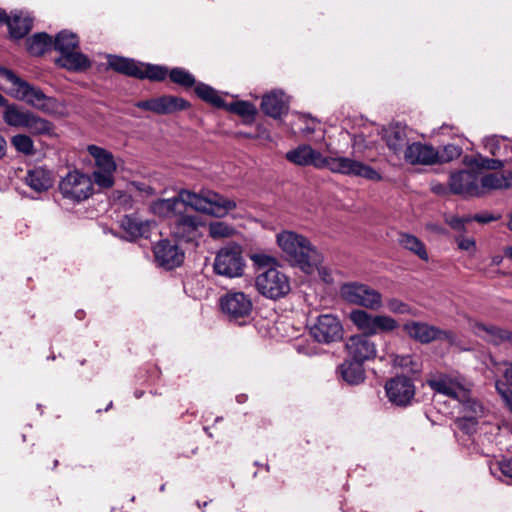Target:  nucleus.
<instances>
[{"instance_id":"obj_1","label":"nucleus","mask_w":512,"mask_h":512,"mask_svg":"<svg viewBox=\"0 0 512 512\" xmlns=\"http://www.w3.org/2000/svg\"><path fill=\"white\" fill-rule=\"evenodd\" d=\"M236 206L234 200L225 198L213 191H202L197 194L181 189L175 197L153 201L150 204V211L160 218L169 220L170 223L188 207L195 211L221 218L229 211L235 209Z\"/></svg>"},{"instance_id":"obj_2","label":"nucleus","mask_w":512,"mask_h":512,"mask_svg":"<svg viewBox=\"0 0 512 512\" xmlns=\"http://www.w3.org/2000/svg\"><path fill=\"white\" fill-rule=\"evenodd\" d=\"M277 244L287 260L303 272H310L319 262L320 252L303 235L284 230L277 234Z\"/></svg>"},{"instance_id":"obj_3","label":"nucleus","mask_w":512,"mask_h":512,"mask_svg":"<svg viewBox=\"0 0 512 512\" xmlns=\"http://www.w3.org/2000/svg\"><path fill=\"white\" fill-rule=\"evenodd\" d=\"M0 77L10 83V91L15 98L47 114H56L59 111L60 104L57 99L45 95L40 88L29 84L11 70L0 67Z\"/></svg>"},{"instance_id":"obj_4","label":"nucleus","mask_w":512,"mask_h":512,"mask_svg":"<svg viewBox=\"0 0 512 512\" xmlns=\"http://www.w3.org/2000/svg\"><path fill=\"white\" fill-rule=\"evenodd\" d=\"M79 38L68 30L60 31L54 40V50L60 52L56 63L67 70L79 72L91 66V61L83 53L76 50Z\"/></svg>"},{"instance_id":"obj_5","label":"nucleus","mask_w":512,"mask_h":512,"mask_svg":"<svg viewBox=\"0 0 512 512\" xmlns=\"http://www.w3.org/2000/svg\"><path fill=\"white\" fill-rule=\"evenodd\" d=\"M108 66L116 72L138 79H149L151 81H162L168 75L165 66L145 64L134 59L109 55Z\"/></svg>"},{"instance_id":"obj_6","label":"nucleus","mask_w":512,"mask_h":512,"mask_svg":"<svg viewBox=\"0 0 512 512\" xmlns=\"http://www.w3.org/2000/svg\"><path fill=\"white\" fill-rule=\"evenodd\" d=\"M219 305L229 322L241 326L251 319L253 303L250 296L244 292H227L220 298Z\"/></svg>"},{"instance_id":"obj_7","label":"nucleus","mask_w":512,"mask_h":512,"mask_svg":"<svg viewBox=\"0 0 512 512\" xmlns=\"http://www.w3.org/2000/svg\"><path fill=\"white\" fill-rule=\"evenodd\" d=\"M353 325L362 332L361 335H377L391 332L398 327V322L387 315H372L362 309H354L349 313Z\"/></svg>"},{"instance_id":"obj_8","label":"nucleus","mask_w":512,"mask_h":512,"mask_svg":"<svg viewBox=\"0 0 512 512\" xmlns=\"http://www.w3.org/2000/svg\"><path fill=\"white\" fill-rule=\"evenodd\" d=\"M255 285L262 296L273 300L286 296L291 289L289 278L277 268L258 272Z\"/></svg>"},{"instance_id":"obj_9","label":"nucleus","mask_w":512,"mask_h":512,"mask_svg":"<svg viewBox=\"0 0 512 512\" xmlns=\"http://www.w3.org/2000/svg\"><path fill=\"white\" fill-rule=\"evenodd\" d=\"M340 295L346 302L365 307L366 309L376 311L382 307L381 293L363 283H344L340 287Z\"/></svg>"},{"instance_id":"obj_10","label":"nucleus","mask_w":512,"mask_h":512,"mask_svg":"<svg viewBox=\"0 0 512 512\" xmlns=\"http://www.w3.org/2000/svg\"><path fill=\"white\" fill-rule=\"evenodd\" d=\"M323 168H327L333 173L362 177L371 181H379L382 179L380 173L371 166L348 157L324 156Z\"/></svg>"},{"instance_id":"obj_11","label":"nucleus","mask_w":512,"mask_h":512,"mask_svg":"<svg viewBox=\"0 0 512 512\" xmlns=\"http://www.w3.org/2000/svg\"><path fill=\"white\" fill-rule=\"evenodd\" d=\"M244 267L242 250L238 245H228L221 248L217 252L213 263L214 272L226 278L242 276Z\"/></svg>"},{"instance_id":"obj_12","label":"nucleus","mask_w":512,"mask_h":512,"mask_svg":"<svg viewBox=\"0 0 512 512\" xmlns=\"http://www.w3.org/2000/svg\"><path fill=\"white\" fill-rule=\"evenodd\" d=\"M59 190L64 198L80 202L93 194V181L88 175L78 170L69 171L61 179Z\"/></svg>"},{"instance_id":"obj_13","label":"nucleus","mask_w":512,"mask_h":512,"mask_svg":"<svg viewBox=\"0 0 512 512\" xmlns=\"http://www.w3.org/2000/svg\"><path fill=\"white\" fill-rule=\"evenodd\" d=\"M427 384L433 391L457 401L466 399L471 390V384L456 374H439L429 379Z\"/></svg>"},{"instance_id":"obj_14","label":"nucleus","mask_w":512,"mask_h":512,"mask_svg":"<svg viewBox=\"0 0 512 512\" xmlns=\"http://www.w3.org/2000/svg\"><path fill=\"white\" fill-rule=\"evenodd\" d=\"M205 224L202 218L191 214L185 208L175 220L170 222L172 235L184 242H196L202 237Z\"/></svg>"},{"instance_id":"obj_15","label":"nucleus","mask_w":512,"mask_h":512,"mask_svg":"<svg viewBox=\"0 0 512 512\" xmlns=\"http://www.w3.org/2000/svg\"><path fill=\"white\" fill-rule=\"evenodd\" d=\"M311 336L319 343L329 344L340 340L343 327L340 320L332 314H322L310 328Z\"/></svg>"},{"instance_id":"obj_16","label":"nucleus","mask_w":512,"mask_h":512,"mask_svg":"<svg viewBox=\"0 0 512 512\" xmlns=\"http://www.w3.org/2000/svg\"><path fill=\"white\" fill-rule=\"evenodd\" d=\"M462 416L455 421L457 427L466 434L476 431L479 419L484 416V407L480 402L471 397V390L466 399H459Z\"/></svg>"},{"instance_id":"obj_17","label":"nucleus","mask_w":512,"mask_h":512,"mask_svg":"<svg viewBox=\"0 0 512 512\" xmlns=\"http://www.w3.org/2000/svg\"><path fill=\"white\" fill-rule=\"evenodd\" d=\"M135 106L158 115H166L186 110L190 107V104L181 97L164 95L149 100L138 101Z\"/></svg>"},{"instance_id":"obj_18","label":"nucleus","mask_w":512,"mask_h":512,"mask_svg":"<svg viewBox=\"0 0 512 512\" xmlns=\"http://www.w3.org/2000/svg\"><path fill=\"white\" fill-rule=\"evenodd\" d=\"M347 357L364 364L377 356V345L368 335H352L345 343Z\"/></svg>"},{"instance_id":"obj_19","label":"nucleus","mask_w":512,"mask_h":512,"mask_svg":"<svg viewBox=\"0 0 512 512\" xmlns=\"http://www.w3.org/2000/svg\"><path fill=\"white\" fill-rule=\"evenodd\" d=\"M386 395L389 401L397 406H407L415 395V386L408 377H395L385 385Z\"/></svg>"},{"instance_id":"obj_20","label":"nucleus","mask_w":512,"mask_h":512,"mask_svg":"<svg viewBox=\"0 0 512 512\" xmlns=\"http://www.w3.org/2000/svg\"><path fill=\"white\" fill-rule=\"evenodd\" d=\"M407 335L421 343H430L437 339L454 341V335L449 331H442L435 326L423 322L409 321L403 326Z\"/></svg>"},{"instance_id":"obj_21","label":"nucleus","mask_w":512,"mask_h":512,"mask_svg":"<svg viewBox=\"0 0 512 512\" xmlns=\"http://www.w3.org/2000/svg\"><path fill=\"white\" fill-rule=\"evenodd\" d=\"M449 188L453 194L464 196L480 195L478 175L469 170H459L450 174Z\"/></svg>"},{"instance_id":"obj_22","label":"nucleus","mask_w":512,"mask_h":512,"mask_svg":"<svg viewBox=\"0 0 512 512\" xmlns=\"http://www.w3.org/2000/svg\"><path fill=\"white\" fill-rule=\"evenodd\" d=\"M404 160L410 165L437 164L438 149L431 144L410 142L403 153Z\"/></svg>"},{"instance_id":"obj_23","label":"nucleus","mask_w":512,"mask_h":512,"mask_svg":"<svg viewBox=\"0 0 512 512\" xmlns=\"http://www.w3.org/2000/svg\"><path fill=\"white\" fill-rule=\"evenodd\" d=\"M410 130L406 125L395 123L382 129V138L395 155L403 154L410 144Z\"/></svg>"},{"instance_id":"obj_24","label":"nucleus","mask_w":512,"mask_h":512,"mask_svg":"<svg viewBox=\"0 0 512 512\" xmlns=\"http://www.w3.org/2000/svg\"><path fill=\"white\" fill-rule=\"evenodd\" d=\"M154 256L160 266L173 269L182 263L184 253L171 241L161 240L154 247Z\"/></svg>"},{"instance_id":"obj_25","label":"nucleus","mask_w":512,"mask_h":512,"mask_svg":"<svg viewBox=\"0 0 512 512\" xmlns=\"http://www.w3.org/2000/svg\"><path fill=\"white\" fill-rule=\"evenodd\" d=\"M286 159L299 166H314L315 168H323L324 156L310 145H300L297 148L286 153Z\"/></svg>"},{"instance_id":"obj_26","label":"nucleus","mask_w":512,"mask_h":512,"mask_svg":"<svg viewBox=\"0 0 512 512\" xmlns=\"http://www.w3.org/2000/svg\"><path fill=\"white\" fill-rule=\"evenodd\" d=\"M261 110L264 114L278 119L288 111V100L282 91H273L262 98Z\"/></svg>"},{"instance_id":"obj_27","label":"nucleus","mask_w":512,"mask_h":512,"mask_svg":"<svg viewBox=\"0 0 512 512\" xmlns=\"http://www.w3.org/2000/svg\"><path fill=\"white\" fill-rule=\"evenodd\" d=\"M121 227L133 239L148 238L151 230L156 228V224L154 221L142 220L136 215H126L121 220Z\"/></svg>"},{"instance_id":"obj_28","label":"nucleus","mask_w":512,"mask_h":512,"mask_svg":"<svg viewBox=\"0 0 512 512\" xmlns=\"http://www.w3.org/2000/svg\"><path fill=\"white\" fill-rule=\"evenodd\" d=\"M53 173L44 167H35L28 170L25 183L36 192H45L53 186Z\"/></svg>"},{"instance_id":"obj_29","label":"nucleus","mask_w":512,"mask_h":512,"mask_svg":"<svg viewBox=\"0 0 512 512\" xmlns=\"http://www.w3.org/2000/svg\"><path fill=\"white\" fill-rule=\"evenodd\" d=\"M470 327L477 336L495 345L508 341L510 332L497 326L471 321Z\"/></svg>"},{"instance_id":"obj_30","label":"nucleus","mask_w":512,"mask_h":512,"mask_svg":"<svg viewBox=\"0 0 512 512\" xmlns=\"http://www.w3.org/2000/svg\"><path fill=\"white\" fill-rule=\"evenodd\" d=\"M470 327L477 336L495 345L508 341L510 332L497 326L471 321Z\"/></svg>"},{"instance_id":"obj_31","label":"nucleus","mask_w":512,"mask_h":512,"mask_svg":"<svg viewBox=\"0 0 512 512\" xmlns=\"http://www.w3.org/2000/svg\"><path fill=\"white\" fill-rule=\"evenodd\" d=\"M32 18L22 12L13 13L5 22L7 24L11 37L20 39L24 37L32 28Z\"/></svg>"},{"instance_id":"obj_32","label":"nucleus","mask_w":512,"mask_h":512,"mask_svg":"<svg viewBox=\"0 0 512 512\" xmlns=\"http://www.w3.org/2000/svg\"><path fill=\"white\" fill-rule=\"evenodd\" d=\"M339 372L343 380L351 385H357L365 379L363 364L349 357L339 366Z\"/></svg>"},{"instance_id":"obj_33","label":"nucleus","mask_w":512,"mask_h":512,"mask_svg":"<svg viewBox=\"0 0 512 512\" xmlns=\"http://www.w3.org/2000/svg\"><path fill=\"white\" fill-rule=\"evenodd\" d=\"M54 48V41L45 32L37 33L27 40V50L33 56H40Z\"/></svg>"},{"instance_id":"obj_34","label":"nucleus","mask_w":512,"mask_h":512,"mask_svg":"<svg viewBox=\"0 0 512 512\" xmlns=\"http://www.w3.org/2000/svg\"><path fill=\"white\" fill-rule=\"evenodd\" d=\"M87 150L95 160V169L116 170L112 153L96 145H89Z\"/></svg>"},{"instance_id":"obj_35","label":"nucleus","mask_w":512,"mask_h":512,"mask_svg":"<svg viewBox=\"0 0 512 512\" xmlns=\"http://www.w3.org/2000/svg\"><path fill=\"white\" fill-rule=\"evenodd\" d=\"M398 241L403 248L413 252L420 259L424 261L428 260V253L425 246L416 236L408 233H401Z\"/></svg>"},{"instance_id":"obj_36","label":"nucleus","mask_w":512,"mask_h":512,"mask_svg":"<svg viewBox=\"0 0 512 512\" xmlns=\"http://www.w3.org/2000/svg\"><path fill=\"white\" fill-rule=\"evenodd\" d=\"M194 90L196 95L203 101L217 108H223L225 106V101L223 98L211 86L200 82L196 83Z\"/></svg>"},{"instance_id":"obj_37","label":"nucleus","mask_w":512,"mask_h":512,"mask_svg":"<svg viewBox=\"0 0 512 512\" xmlns=\"http://www.w3.org/2000/svg\"><path fill=\"white\" fill-rule=\"evenodd\" d=\"M25 128L31 133L37 135H47L52 132V125L49 121L40 118L33 113H29L28 118L25 121Z\"/></svg>"},{"instance_id":"obj_38","label":"nucleus","mask_w":512,"mask_h":512,"mask_svg":"<svg viewBox=\"0 0 512 512\" xmlns=\"http://www.w3.org/2000/svg\"><path fill=\"white\" fill-rule=\"evenodd\" d=\"M317 121L306 115L297 114L291 124V129L294 134L302 133L305 136L312 134L316 130Z\"/></svg>"},{"instance_id":"obj_39","label":"nucleus","mask_w":512,"mask_h":512,"mask_svg":"<svg viewBox=\"0 0 512 512\" xmlns=\"http://www.w3.org/2000/svg\"><path fill=\"white\" fill-rule=\"evenodd\" d=\"M223 108L246 119H253L257 113L255 105L248 101H234L229 104L225 103Z\"/></svg>"},{"instance_id":"obj_40","label":"nucleus","mask_w":512,"mask_h":512,"mask_svg":"<svg viewBox=\"0 0 512 512\" xmlns=\"http://www.w3.org/2000/svg\"><path fill=\"white\" fill-rule=\"evenodd\" d=\"M480 182V193L482 192L481 189H500L510 186L508 175L504 176L499 173H488L481 178Z\"/></svg>"},{"instance_id":"obj_41","label":"nucleus","mask_w":512,"mask_h":512,"mask_svg":"<svg viewBox=\"0 0 512 512\" xmlns=\"http://www.w3.org/2000/svg\"><path fill=\"white\" fill-rule=\"evenodd\" d=\"M169 77L172 82L185 88L196 85L195 77L183 68H173L169 73Z\"/></svg>"},{"instance_id":"obj_42","label":"nucleus","mask_w":512,"mask_h":512,"mask_svg":"<svg viewBox=\"0 0 512 512\" xmlns=\"http://www.w3.org/2000/svg\"><path fill=\"white\" fill-rule=\"evenodd\" d=\"M208 231L210 237L213 239L228 238L235 233V229L232 225L222 221L211 222Z\"/></svg>"},{"instance_id":"obj_43","label":"nucleus","mask_w":512,"mask_h":512,"mask_svg":"<svg viewBox=\"0 0 512 512\" xmlns=\"http://www.w3.org/2000/svg\"><path fill=\"white\" fill-rule=\"evenodd\" d=\"M490 472L495 477L512 478V457L503 458L490 464Z\"/></svg>"},{"instance_id":"obj_44","label":"nucleus","mask_w":512,"mask_h":512,"mask_svg":"<svg viewBox=\"0 0 512 512\" xmlns=\"http://www.w3.org/2000/svg\"><path fill=\"white\" fill-rule=\"evenodd\" d=\"M115 171L116 170L95 169L92 174L94 183L102 189L112 187L114 184Z\"/></svg>"},{"instance_id":"obj_45","label":"nucleus","mask_w":512,"mask_h":512,"mask_svg":"<svg viewBox=\"0 0 512 512\" xmlns=\"http://www.w3.org/2000/svg\"><path fill=\"white\" fill-rule=\"evenodd\" d=\"M29 113L30 112H21L16 107L9 106L4 112V119L9 125L24 127Z\"/></svg>"},{"instance_id":"obj_46","label":"nucleus","mask_w":512,"mask_h":512,"mask_svg":"<svg viewBox=\"0 0 512 512\" xmlns=\"http://www.w3.org/2000/svg\"><path fill=\"white\" fill-rule=\"evenodd\" d=\"M15 149L25 155H31L34 152V145L32 139L23 134L13 136L11 140Z\"/></svg>"},{"instance_id":"obj_47","label":"nucleus","mask_w":512,"mask_h":512,"mask_svg":"<svg viewBox=\"0 0 512 512\" xmlns=\"http://www.w3.org/2000/svg\"><path fill=\"white\" fill-rule=\"evenodd\" d=\"M462 154V148L454 145V144H448L445 145L442 150H438V159L437 163H444L452 161L458 157H460Z\"/></svg>"},{"instance_id":"obj_48","label":"nucleus","mask_w":512,"mask_h":512,"mask_svg":"<svg viewBox=\"0 0 512 512\" xmlns=\"http://www.w3.org/2000/svg\"><path fill=\"white\" fill-rule=\"evenodd\" d=\"M251 261L254 265L258 266L259 269L275 268L276 258L263 252H257L250 255Z\"/></svg>"},{"instance_id":"obj_49","label":"nucleus","mask_w":512,"mask_h":512,"mask_svg":"<svg viewBox=\"0 0 512 512\" xmlns=\"http://www.w3.org/2000/svg\"><path fill=\"white\" fill-rule=\"evenodd\" d=\"M393 365L411 373L419 371V366L411 355H396L393 359Z\"/></svg>"},{"instance_id":"obj_50","label":"nucleus","mask_w":512,"mask_h":512,"mask_svg":"<svg viewBox=\"0 0 512 512\" xmlns=\"http://www.w3.org/2000/svg\"><path fill=\"white\" fill-rule=\"evenodd\" d=\"M507 140L504 136L499 135H491L485 137L483 140V144L485 149L492 155H499L502 148V142Z\"/></svg>"},{"instance_id":"obj_51","label":"nucleus","mask_w":512,"mask_h":512,"mask_svg":"<svg viewBox=\"0 0 512 512\" xmlns=\"http://www.w3.org/2000/svg\"><path fill=\"white\" fill-rule=\"evenodd\" d=\"M375 140L368 139L364 133L354 134L352 137V147L357 152H363L374 146Z\"/></svg>"},{"instance_id":"obj_52","label":"nucleus","mask_w":512,"mask_h":512,"mask_svg":"<svg viewBox=\"0 0 512 512\" xmlns=\"http://www.w3.org/2000/svg\"><path fill=\"white\" fill-rule=\"evenodd\" d=\"M305 273L309 275L317 273L319 278L325 283H330L333 280L331 270L323 265V256L321 253L319 262L317 263L316 267H314L310 272Z\"/></svg>"},{"instance_id":"obj_53","label":"nucleus","mask_w":512,"mask_h":512,"mask_svg":"<svg viewBox=\"0 0 512 512\" xmlns=\"http://www.w3.org/2000/svg\"><path fill=\"white\" fill-rule=\"evenodd\" d=\"M387 308L390 312L395 314H410L411 308L408 304L397 298H390L387 300Z\"/></svg>"},{"instance_id":"obj_54","label":"nucleus","mask_w":512,"mask_h":512,"mask_svg":"<svg viewBox=\"0 0 512 512\" xmlns=\"http://www.w3.org/2000/svg\"><path fill=\"white\" fill-rule=\"evenodd\" d=\"M294 347L300 354L313 355L315 353V347L307 339L297 340Z\"/></svg>"},{"instance_id":"obj_55","label":"nucleus","mask_w":512,"mask_h":512,"mask_svg":"<svg viewBox=\"0 0 512 512\" xmlns=\"http://www.w3.org/2000/svg\"><path fill=\"white\" fill-rule=\"evenodd\" d=\"M496 389L498 393L501 395L502 399L505 401L506 405H508L512 401V391L511 389L505 384L500 381H497Z\"/></svg>"},{"instance_id":"obj_56","label":"nucleus","mask_w":512,"mask_h":512,"mask_svg":"<svg viewBox=\"0 0 512 512\" xmlns=\"http://www.w3.org/2000/svg\"><path fill=\"white\" fill-rule=\"evenodd\" d=\"M481 166L486 169L497 170L502 168L503 163L501 160L498 159L484 158L482 159Z\"/></svg>"},{"instance_id":"obj_57","label":"nucleus","mask_w":512,"mask_h":512,"mask_svg":"<svg viewBox=\"0 0 512 512\" xmlns=\"http://www.w3.org/2000/svg\"><path fill=\"white\" fill-rule=\"evenodd\" d=\"M471 219L468 218V219H463V218H459V217H452L449 221H448V224L450 225L451 228H453L454 230H463L464 227H465V223L467 221H470Z\"/></svg>"},{"instance_id":"obj_58","label":"nucleus","mask_w":512,"mask_h":512,"mask_svg":"<svg viewBox=\"0 0 512 512\" xmlns=\"http://www.w3.org/2000/svg\"><path fill=\"white\" fill-rule=\"evenodd\" d=\"M498 218L499 217L494 216V215H492L490 213H483V214H476V215H474L470 219L474 220V221H477L479 223H489V222L497 220Z\"/></svg>"},{"instance_id":"obj_59","label":"nucleus","mask_w":512,"mask_h":512,"mask_svg":"<svg viewBox=\"0 0 512 512\" xmlns=\"http://www.w3.org/2000/svg\"><path fill=\"white\" fill-rule=\"evenodd\" d=\"M457 243L461 250L468 251L475 248V241L472 238H459Z\"/></svg>"},{"instance_id":"obj_60","label":"nucleus","mask_w":512,"mask_h":512,"mask_svg":"<svg viewBox=\"0 0 512 512\" xmlns=\"http://www.w3.org/2000/svg\"><path fill=\"white\" fill-rule=\"evenodd\" d=\"M504 376L506 380L509 382L510 385H512V362L510 363L509 367L506 369Z\"/></svg>"},{"instance_id":"obj_61","label":"nucleus","mask_w":512,"mask_h":512,"mask_svg":"<svg viewBox=\"0 0 512 512\" xmlns=\"http://www.w3.org/2000/svg\"><path fill=\"white\" fill-rule=\"evenodd\" d=\"M6 142L0 135V159L5 155Z\"/></svg>"},{"instance_id":"obj_62","label":"nucleus","mask_w":512,"mask_h":512,"mask_svg":"<svg viewBox=\"0 0 512 512\" xmlns=\"http://www.w3.org/2000/svg\"><path fill=\"white\" fill-rule=\"evenodd\" d=\"M433 191L437 194H441V193H444L445 191V186L442 185V184H437L435 186H433Z\"/></svg>"},{"instance_id":"obj_63","label":"nucleus","mask_w":512,"mask_h":512,"mask_svg":"<svg viewBox=\"0 0 512 512\" xmlns=\"http://www.w3.org/2000/svg\"><path fill=\"white\" fill-rule=\"evenodd\" d=\"M7 20L6 12L0 9V24H4Z\"/></svg>"},{"instance_id":"obj_64","label":"nucleus","mask_w":512,"mask_h":512,"mask_svg":"<svg viewBox=\"0 0 512 512\" xmlns=\"http://www.w3.org/2000/svg\"><path fill=\"white\" fill-rule=\"evenodd\" d=\"M504 253H505L506 257H508V258H511V259H512V247H507V248L504 250Z\"/></svg>"}]
</instances>
